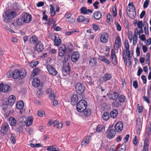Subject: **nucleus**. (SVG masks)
<instances>
[{"label":"nucleus","mask_w":151,"mask_h":151,"mask_svg":"<svg viewBox=\"0 0 151 151\" xmlns=\"http://www.w3.org/2000/svg\"><path fill=\"white\" fill-rule=\"evenodd\" d=\"M125 49L123 51V58L124 60V63L126 65L127 63V55L128 56L129 60L131 58L130 55H133V52L132 50H129V45L127 40H125L124 44Z\"/></svg>","instance_id":"1"},{"label":"nucleus","mask_w":151,"mask_h":151,"mask_svg":"<svg viewBox=\"0 0 151 151\" xmlns=\"http://www.w3.org/2000/svg\"><path fill=\"white\" fill-rule=\"evenodd\" d=\"M31 20L15 19L14 22H12V24H11V22L10 21V19H4V21L8 24H10V27H14L15 29H17L19 26L22 25L24 23H27L30 22Z\"/></svg>","instance_id":"2"},{"label":"nucleus","mask_w":151,"mask_h":151,"mask_svg":"<svg viewBox=\"0 0 151 151\" xmlns=\"http://www.w3.org/2000/svg\"><path fill=\"white\" fill-rule=\"evenodd\" d=\"M13 79L21 80L25 77L27 74V72L24 70H19L16 69L13 71Z\"/></svg>","instance_id":"3"},{"label":"nucleus","mask_w":151,"mask_h":151,"mask_svg":"<svg viewBox=\"0 0 151 151\" xmlns=\"http://www.w3.org/2000/svg\"><path fill=\"white\" fill-rule=\"evenodd\" d=\"M76 105L77 111L80 112H82L86 108L87 104L85 100H81L79 101Z\"/></svg>","instance_id":"4"},{"label":"nucleus","mask_w":151,"mask_h":151,"mask_svg":"<svg viewBox=\"0 0 151 151\" xmlns=\"http://www.w3.org/2000/svg\"><path fill=\"white\" fill-rule=\"evenodd\" d=\"M9 130L10 129L8 124L6 123L3 124L0 131L1 133L3 135H6Z\"/></svg>","instance_id":"5"},{"label":"nucleus","mask_w":151,"mask_h":151,"mask_svg":"<svg viewBox=\"0 0 151 151\" xmlns=\"http://www.w3.org/2000/svg\"><path fill=\"white\" fill-rule=\"evenodd\" d=\"M75 88L77 93L79 94L83 93L85 89L84 86L81 83H77L76 86Z\"/></svg>","instance_id":"6"},{"label":"nucleus","mask_w":151,"mask_h":151,"mask_svg":"<svg viewBox=\"0 0 151 151\" xmlns=\"http://www.w3.org/2000/svg\"><path fill=\"white\" fill-rule=\"evenodd\" d=\"M106 136L109 139H113L115 136L116 131L114 129H108L106 132Z\"/></svg>","instance_id":"7"},{"label":"nucleus","mask_w":151,"mask_h":151,"mask_svg":"<svg viewBox=\"0 0 151 151\" xmlns=\"http://www.w3.org/2000/svg\"><path fill=\"white\" fill-rule=\"evenodd\" d=\"M122 42L120 37L118 35L115 40L114 47L115 50H118L122 45Z\"/></svg>","instance_id":"8"},{"label":"nucleus","mask_w":151,"mask_h":151,"mask_svg":"<svg viewBox=\"0 0 151 151\" xmlns=\"http://www.w3.org/2000/svg\"><path fill=\"white\" fill-rule=\"evenodd\" d=\"M109 35L106 32H103L100 37V41L103 43L107 42L109 39Z\"/></svg>","instance_id":"9"},{"label":"nucleus","mask_w":151,"mask_h":151,"mask_svg":"<svg viewBox=\"0 0 151 151\" xmlns=\"http://www.w3.org/2000/svg\"><path fill=\"white\" fill-rule=\"evenodd\" d=\"M7 18L8 19H12L15 18L17 15V13L14 11L10 10L7 11L5 13Z\"/></svg>","instance_id":"10"},{"label":"nucleus","mask_w":151,"mask_h":151,"mask_svg":"<svg viewBox=\"0 0 151 151\" xmlns=\"http://www.w3.org/2000/svg\"><path fill=\"white\" fill-rule=\"evenodd\" d=\"M123 127L122 122L121 121L117 122L114 126V128L116 131L118 132H121Z\"/></svg>","instance_id":"11"},{"label":"nucleus","mask_w":151,"mask_h":151,"mask_svg":"<svg viewBox=\"0 0 151 151\" xmlns=\"http://www.w3.org/2000/svg\"><path fill=\"white\" fill-rule=\"evenodd\" d=\"M47 68L49 73L52 76H55L57 74V71L50 65H47Z\"/></svg>","instance_id":"12"},{"label":"nucleus","mask_w":151,"mask_h":151,"mask_svg":"<svg viewBox=\"0 0 151 151\" xmlns=\"http://www.w3.org/2000/svg\"><path fill=\"white\" fill-rule=\"evenodd\" d=\"M80 57V54L77 51L73 52L71 56V60L73 62L77 61Z\"/></svg>","instance_id":"13"},{"label":"nucleus","mask_w":151,"mask_h":151,"mask_svg":"<svg viewBox=\"0 0 151 151\" xmlns=\"http://www.w3.org/2000/svg\"><path fill=\"white\" fill-rule=\"evenodd\" d=\"M66 48L64 45H61L59 47V55L63 57L66 52Z\"/></svg>","instance_id":"14"},{"label":"nucleus","mask_w":151,"mask_h":151,"mask_svg":"<svg viewBox=\"0 0 151 151\" xmlns=\"http://www.w3.org/2000/svg\"><path fill=\"white\" fill-rule=\"evenodd\" d=\"M16 100V98L14 96L10 95L8 99V105L10 106H12L14 104Z\"/></svg>","instance_id":"15"},{"label":"nucleus","mask_w":151,"mask_h":151,"mask_svg":"<svg viewBox=\"0 0 151 151\" xmlns=\"http://www.w3.org/2000/svg\"><path fill=\"white\" fill-rule=\"evenodd\" d=\"M10 88V87L8 85L5 84L4 85L1 84L0 85V92L6 93L9 90Z\"/></svg>","instance_id":"16"},{"label":"nucleus","mask_w":151,"mask_h":151,"mask_svg":"<svg viewBox=\"0 0 151 151\" xmlns=\"http://www.w3.org/2000/svg\"><path fill=\"white\" fill-rule=\"evenodd\" d=\"M78 98L77 94H74L71 97V102L72 105H76L77 104Z\"/></svg>","instance_id":"17"},{"label":"nucleus","mask_w":151,"mask_h":151,"mask_svg":"<svg viewBox=\"0 0 151 151\" xmlns=\"http://www.w3.org/2000/svg\"><path fill=\"white\" fill-rule=\"evenodd\" d=\"M35 48L36 50L38 52L42 51L44 49L43 45L40 41L37 42Z\"/></svg>","instance_id":"18"},{"label":"nucleus","mask_w":151,"mask_h":151,"mask_svg":"<svg viewBox=\"0 0 151 151\" xmlns=\"http://www.w3.org/2000/svg\"><path fill=\"white\" fill-rule=\"evenodd\" d=\"M54 36V45L55 46H58L60 44L61 40L60 39L59 37L57 34L56 33L55 34Z\"/></svg>","instance_id":"19"},{"label":"nucleus","mask_w":151,"mask_h":151,"mask_svg":"<svg viewBox=\"0 0 151 151\" xmlns=\"http://www.w3.org/2000/svg\"><path fill=\"white\" fill-rule=\"evenodd\" d=\"M111 62L114 65L116 64V58L115 55V52L114 50H112L111 53Z\"/></svg>","instance_id":"20"},{"label":"nucleus","mask_w":151,"mask_h":151,"mask_svg":"<svg viewBox=\"0 0 151 151\" xmlns=\"http://www.w3.org/2000/svg\"><path fill=\"white\" fill-rule=\"evenodd\" d=\"M29 41L30 43L35 45L39 42L38 41L37 38L35 35H33L30 38Z\"/></svg>","instance_id":"21"},{"label":"nucleus","mask_w":151,"mask_h":151,"mask_svg":"<svg viewBox=\"0 0 151 151\" xmlns=\"http://www.w3.org/2000/svg\"><path fill=\"white\" fill-rule=\"evenodd\" d=\"M40 83V80L38 78L36 77L33 79L32 84L35 87H38L39 86Z\"/></svg>","instance_id":"22"},{"label":"nucleus","mask_w":151,"mask_h":151,"mask_svg":"<svg viewBox=\"0 0 151 151\" xmlns=\"http://www.w3.org/2000/svg\"><path fill=\"white\" fill-rule=\"evenodd\" d=\"M8 120L9 122L10 125L12 127L14 126L17 124L16 120L14 117H10L8 119Z\"/></svg>","instance_id":"23"},{"label":"nucleus","mask_w":151,"mask_h":151,"mask_svg":"<svg viewBox=\"0 0 151 151\" xmlns=\"http://www.w3.org/2000/svg\"><path fill=\"white\" fill-rule=\"evenodd\" d=\"M108 96L110 99L116 100L118 98V94L117 93L114 92L112 93L109 94Z\"/></svg>","instance_id":"24"},{"label":"nucleus","mask_w":151,"mask_h":151,"mask_svg":"<svg viewBox=\"0 0 151 151\" xmlns=\"http://www.w3.org/2000/svg\"><path fill=\"white\" fill-rule=\"evenodd\" d=\"M64 59L63 61V66L62 70V74L63 76H65L66 75V66L65 63L66 60L65 56H64Z\"/></svg>","instance_id":"25"},{"label":"nucleus","mask_w":151,"mask_h":151,"mask_svg":"<svg viewBox=\"0 0 151 151\" xmlns=\"http://www.w3.org/2000/svg\"><path fill=\"white\" fill-rule=\"evenodd\" d=\"M99 59L101 61L104 62L106 65H109L110 64V61L104 56H100Z\"/></svg>","instance_id":"26"},{"label":"nucleus","mask_w":151,"mask_h":151,"mask_svg":"<svg viewBox=\"0 0 151 151\" xmlns=\"http://www.w3.org/2000/svg\"><path fill=\"white\" fill-rule=\"evenodd\" d=\"M33 121V118L32 116H30L29 117L28 119L24 122L25 124L27 127L31 125L32 124Z\"/></svg>","instance_id":"27"},{"label":"nucleus","mask_w":151,"mask_h":151,"mask_svg":"<svg viewBox=\"0 0 151 151\" xmlns=\"http://www.w3.org/2000/svg\"><path fill=\"white\" fill-rule=\"evenodd\" d=\"M112 77V76L110 73H105L103 77V80L102 81L106 82V81L110 80Z\"/></svg>","instance_id":"28"},{"label":"nucleus","mask_w":151,"mask_h":151,"mask_svg":"<svg viewBox=\"0 0 151 151\" xmlns=\"http://www.w3.org/2000/svg\"><path fill=\"white\" fill-rule=\"evenodd\" d=\"M10 134L11 135L10 141L12 144L14 145L16 142V135L13 133H10Z\"/></svg>","instance_id":"29"},{"label":"nucleus","mask_w":151,"mask_h":151,"mask_svg":"<svg viewBox=\"0 0 151 151\" xmlns=\"http://www.w3.org/2000/svg\"><path fill=\"white\" fill-rule=\"evenodd\" d=\"M73 50V46L72 44L71 43L69 44L68 47V48H67V52H68L69 53H68L67 52V56H68L69 58H70V53L71 54L72 51Z\"/></svg>","instance_id":"30"},{"label":"nucleus","mask_w":151,"mask_h":151,"mask_svg":"<svg viewBox=\"0 0 151 151\" xmlns=\"http://www.w3.org/2000/svg\"><path fill=\"white\" fill-rule=\"evenodd\" d=\"M93 15L94 19H101L102 15L100 12L98 11L96 12H94Z\"/></svg>","instance_id":"31"},{"label":"nucleus","mask_w":151,"mask_h":151,"mask_svg":"<svg viewBox=\"0 0 151 151\" xmlns=\"http://www.w3.org/2000/svg\"><path fill=\"white\" fill-rule=\"evenodd\" d=\"M118 114V111L117 110L114 109L112 111L110 114L111 117L115 119L116 117Z\"/></svg>","instance_id":"32"},{"label":"nucleus","mask_w":151,"mask_h":151,"mask_svg":"<svg viewBox=\"0 0 151 151\" xmlns=\"http://www.w3.org/2000/svg\"><path fill=\"white\" fill-rule=\"evenodd\" d=\"M127 14L129 17L131 19H134L136 16V10H132L129 14L127 12Z\"/></svg>","instance_id":"33"},{"label":"nucleus","mask_w":151,"mask_h":151,"mask_svg":"<svg viewBox=\"0 0 151 151\" xmlns=\"http://www.w3.org/2000/svg\"><path fill=\"white\" fill-rule=\"evenodd\" d=\"M43 20H44L45 21H46L47 22V23L45 22V24H47L48 25H50L52 26H54L55 25V22L53 20V19H43Z\"/></svg>","instance_id":"34"},{"label":"nucleus","mask_w":151,"mask_h":151,"mask_svg":"<svg viewBox=\"0 0 151 151\" xmlns=\"http://www.w3.org/2000/svg\"><path fill=\"white\" fill-rule=\"evenodd\" d=\"M127 145L125 144H123L121 145L114 151H125L126 149Z\"/></svg>","instance_id":"35"},{"label":"nucleus","mask_w":151,"mask_h":151,"mask_svg":"<svg viewBox=\"0 0 151 151\" xmlns=\"http://www.w3.org/2000/svg\"><path fill=\"white\" fill-rule=\"evenodd\" d=\"M17 108L18 109H21L24 107V103L22 101H19L16 104Z\"/></svg>","instance_id":"36"},{"label":"nucleus","mask_w":151,"mask_h":151,"mask_svg":"<svg viewBox=\"0 0 151 151\" xmlns=\"http://www.w3.org/2000/svg\"><path fill=\"white\" fill-rule=\"evenodd\" d=\"M118 99L119 102L120 103H124L125 101L126 98L125 96L123 95H121L118 96Z\"/></svg>","instance_id":"37"},{"label":"nucleus","mask_w":151,"mask_h":151,"mask_svg":"<svg viewBox=\"0 0 151 151\" xmlns=\"http://www.w3.org/2000/svg\"><path fill=\"white\" fill-rule=\"evenodd\" d=\"M91 137L89 135L87 137L86 139L83 140L81 142V145L82 146H85L88 144L90 141V138Z\"/></svg>","instance_id":"38"},{"label":"nucleus","mask_w":151,"mask_h":151,"mask_svg":"<svg viewBox=\"0 0 151 151\" xmlns=\"http://www.w3.org/2000/svg\"><path fill=\"white\" fill-rule=\"evenodd\" d=\"M40 71V69L38 68H35L33 70L32 75L33 77L37 75Z\"/></svg>","instance_id":"39"},{"label":"nucleus","mask_w":151,"mask_h":151,"mask_svg":"<svg viewBox=\"0 0 151 151\" xmlns=\"http://www.w3.org/2000/svg\"><path fill=\"white\" fill-rule=\"evenodd\" d=\"M84 115L86 117H88L90 115L91 110L89 109H86L84 111Z\"/></svg>","instance_id":"40"},{"label":"nucleus","mask_w":151,"mask_h":151,"mask_svg":"<svg viewBox=\"0 0 151 151\" xmlns=\"http://www.w3.org/2000/svg\"><path fill=\"white\" fill-rule=\"evenodd\" d=\"M22 17L23 19H31L32 18L31 15L26 13L22 14Z\"/></svg>","instance_id":"41"},{"label":"nucleus","mask_w":151,"mask_h":151,"mask_svg":"<svg viewBox=\"0 0 151 151\" xmlns=\"http://www.w3.org/2000/svg\"><path fill=\"white\" fill-rule=\"evenodd\" d=\"M103 119L105 121H107L109 118V114L108 112L104 113L102 116Z\"/></svg>","instance_id":"42"},{"label":"nucleus","mask_w":151,"mask_h":151,"mask_svg":"<svg viewBox=\"0 0 151 151\" xmlns=\"http://www.w3.org/2000/svg\"><path fill=\"white\" fill-rule=\"evenodd\" d=\"M50 14L51 16H54L55 14V11L54 6L52 5H50Z\"/></svg>","instance_id":"43"},{"label":"nucleus","mask_w":151,"mask_h":151,"mask_svg":"<svg viewBox=\"0 0 151 151\" xmlns=\"http://www.w3.org/2000/svg\"><path fill=\"white\" fill-rule=\"evenodd\" d=\"M89 64L92 66H93L97 64V62L96 59L94 58L91 59L89 61Z\"/></svg>","instance_id":"44"},{"label":"nucleus","mask_w":151,"mask_h":151,"mask_svg":"<svg viewBox=\"0 0 151 151\" xmlns=\"http://www.w3.org/2000/svg\"><path fill=\"white\" fill-rule=\"evenodd\" d=\"M120 104L117 101L115 100V101L113 102L112 104V107L116 108H118L120 105Z\"/></svg>","instance_id":"45"},{"label":"nucleus","mask_w":151,"mask_h":151,"mask_svg":"<svg viewBox=\"0 0 151 151\" xmlns=\"http://www.w3.org/2000/svg\"><path fill=\"white\" fill-rule=\"evenodd\" d=\"M81 13L82 14H87V8L85 7H81L80 9Z\"/></svg>","instance_id":"46"},{"label":"nucleus","mask_w":151,"mask_h":151,"mask_svg":"<svg viewBox=\"0 0 151 151\" xmlns=\"http://www.w3.org/2000/svg\"><path fill=\"white\" fill-rule=\"evenodd\" d=\"M148 134L149 135V133ZM149 135H147L144 140V145L149 146Z\"/></svg>","instance_id":"47"},{"label":"nucleus","mask_w":151,"mask_h":151,"mask_svg":"<svg viewBox=\"0 0 151 151\" xmlns=\"http://www.w3.org/2000/svg\"><path fill=\"white\" fill-rule=\"evenodd\" d=\"M13 71L12 70L9 71L6 74V76L8 78H10L12 77H13Z\"/></svg>","instance_id":"48"},{"label":"nucleus","mask_w":151,"mask_h":151,"mask_svg":"<svg viewBox=\"0 0 151 151\" xmlns=\"http://www.w3.org/2000/svg\"><path fill=\"white\" fill-rule=\"evenodd\" d=\"M13 9L16 11H18L19 8V6L17 3H13L12 5Z\"/></svg>","instance_id":"49"},{"label":"nucleus","mask_w":151,"mask_h":151,"mask_svg":"<svg viewBox=\"0 0 151 151\" xmlns=\"http://www.w3.org/2000/svg\"><path fill=\"white\" fill-rule=\"evenodd\" d=\"M39 63L38 61H35L32 62L29 64V66L32 68H34L36 67Z\"/></svg>","instance_id":"50"},{"label":"nucleus","mask_w":151,"mask_h":151,"mask_svg":"<svg viewBox=\"0 0 151 151\" xmlns=\"http://www.w3.org/2000/svg\"><path fill=\"white\" fill-rule=\"evenodd\" d=\"M103 129H104V127L103 126L98 125L96 127V131L98 132H100Z\"/></svg>","instance_id":"51"},{"label":"nucleus","mask_w":151,"mask_h":151,"mask_svg":"<svg viewBox=\"0 0 151 151\" xmlns=\"http://www.w3.org/2000/svg\"><path fill=\"white\" fill-rule=\"evenodd\" d=\"M137 35H134L133 38V44L135 45L137 43Z\"/></svg>","instance_id":"52"},{"label":"nucleus","mask_w":151,"mask_h":151,"mask_svg":"<svg viewBox=\"0 0 151 151\" xmlns=\"http://www.w3.org/2000/svg\"><path fill=\"white\" fill-rule=\"evenodd\" d=\"M8 105L7 104H3L1 106L2 110L4 112L6 111L8 108Z\"/></svg>","instance_id":"53"},{"label":"nucleus","mask_w":151,"mask_h":151,"mask_svg":"<svg viewBox=\"0 0 151 151\" xmlns=\"http://www.w3.org/2000/svg\"><path fill=\"white\" fill-rule=\"evenodd\" d=\"M87 80L86 82L87 83L91 85L93 84L94 82L92 81V78L91 76H87Z\"/></svg>","instance_id":"54"},{"label":"nucleus","mask_w":151,"mask_h":151,"mask_svg":"<svg viewBox=\"0 0 151 151\" xmlns=\"http://www.w3.org/2000/svg\"><path fill=\"white\" fill-rule=\"evenodd\" d=\"M23 127L22 125L18 127H17L16 130V132H18L19 133H21L23 131Z\"/></svg>","instance_id":"55"},{"label":"nucleus","mask_w":151,"mask_h":151,"mask_svg":"<svg viewBox=\"0 0 151 151\" xmlns=\"http://www.w3.org/2000/svg\"><path fill=\"white\" fill-rule=\"evenodd\" d=\"M114 23L116 25L117 29L119 31H120L121 30L122 28L120 24L117 22L116 21H115Z\"/></svg>","instance_id":"56"},{"label":"nucleus","mask_w":151,"mask_h":151,"mask_svg":"<svg viewBox=\"0 0 151 151\" xmlns=\"http://www.w3.org/2000/svg\"><path fill=\"white\" fill-rule=\"evenodd\" d=\"M38 115L40 117H42L44 116L45 115V113L43 111L39 110L37 112Z\"/></svg>","instance_id":"57"},{"label":"nucleus","mask_w":151,"mask_h":151,"mask_svg":"<svg viewBox=\"0 0 151 151\" xmlns=\"http://www.w3.org/2000/svg\"><path fill=\"white\" fill-rule=\"evenodd\" d=\"M55 149L56 148L54 146H49L47 150L48 151H54Z\"/></svg>","instance_id":"58"},{"label":"nucleus","mask_w":151,"mask_h":151,"mask_svg":"<svg viewBox=\"0 0 151 151\" xmlns=\"http://www.w3.org/2000/svg\"><path fill=\"white\" fill-rule=\"evenodd\" d=\"M149 0H146L144 2L143 4V7L145 9L147 8L149 5Z\"/></svg>","instance_id":"59"},{"label":"nucleus","mask_w":151,"mask_h":151,"mask_svg":"<svg viewBox=\"0 0 151 151\" xmlns=\"http://www.w3.org/2000/svg\"><path fill=\"white\" fill-rule=\"evenodd\" d=\"M113 15L114 17H116L117 15L116 9V7H113L112 9Z\"/></svg>","instance_id":"60"},{"label":"nucleus","mask_w":151,"mask_h":151,"mask_svg":"<svg viewBox=\"0 0 151 151\" xmlns=\"http://www.w3.org/2000/svg\"><path fill=\"white\" fill-rule=\"evenodd\" d=\"M99 4V2L98 1H95L93 4V6L94 7L95 9H98L99 8V7L97 6Z\"/></svg>","instance_id":"61"},{"label":"nucleus","mask_w":151,"mask_h":151,"mask_svg":"<svg viewBox=\"0 0 151 151\" xmlns=\"http://www.w3.org/2000/svg\"><path fill=\"white\" fill-rule=\"evenodd\" d=\"M137 25L139 28H142L143 27V22L142 21H138Z\"/></svg>","instance_id":"62"},{"label":"nucleus","mask_w":151,"mask_h":151,"mask_svg":"<svg viewBox=\"0 0 151 151\" xmlns=\"http://www.w3.org/2000/svg\"><path fill=\"white\" fill-rule=\"evenodd\" d=\"M147 95L148 96H150L151 94V86H149L147 88Z\"/></svg>","instance_id":"63"},{"label":"nucleus","mask_w":151,"mask_h":151,"mask_svg":"<svg viewBox=\"0 0 151 151\" xmlns=\"http://www.w3.org/2000/svg\"><path fill=\"white\" fill-rule=\"evenodd\" d=\"M133 86L136 89L138 87V84L137 81H134Z\"/></svg>","instance_id":"64"}]
</instances>
